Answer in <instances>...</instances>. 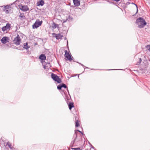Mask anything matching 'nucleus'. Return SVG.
Returning a JSON list of instances; mask_svg holds the SVG:
<instances>
[{"instance_id": "nucleus-19", "label": "nucleus", "mask_w": 150, "mask_h": 150, "mask_svg": "<svg viewBox=\"0 0 150 150\" xmlns=\"http://www.w3.org/2000/svg\"><path fill=\"white\" fill-rule=\"evenodd\" d=\"M58 27V25L57 24L55 23H53V28H56Z\"/></svg>"}, {"instance_id": "nucleus-15", "label": "nucleus", "mask_w": 150, "mask_h": 150, "mask_svg": "<svg viewBox=\"0 0 150 150\" xmlns=\"http://www.w3.org/2000/svg\"><path fill=\"white\" fill-rule=\"evenodd\" d=\"M80 121L76 119L75 126L76 127H78L80 126Z\"/></svg>"}, {"instance_id": "nucleus-20", "label": "nucleus", "mask_w": 150, "mask_h": 150, "mask_svg": "<svg viewBox=\"0 0 150 150\" xmlns=\"http://www.w3.org/2000/svg\"><path fill=\"white\" fill-rule=\"evenodd\" d=\"M61 86H62V88L64 87L65 88H67V86L64 84V83L62 84V85H61Z\"/></svg>"}, {"instance_id": "nucleus-1", "label": "nucleus", "mask_w": 150, "mask_h": 150, "mask_svg": "<svg viewBox=\"0 0 150 150\" xmlns=\"http://www.w3.org/2000/svg\"><path fill=\"white\" fill-rule=\"evenodd\" d=\"M136 23L139 28H143L146 25V23L145 21L143 18L141 17L137 19Z\"/></svg>"}, {"instance_id": "nucleus-16", "label": "nucleus", "mask_w": 150, "mask_h": 150, "mask_svg": "<svg viewBox=\"0 0 150 150\" xmlns=\"http://www.w3.org/2000/svg\"><path fill=\"white\" fill-rule=\"evenodd\" d=\"M19 17L21 18V19H24L25 18V16L24 15V13H21L19 15Z\"/></svg>"}, {"instance_id": "nucleus-25", "label": "nucleus", "mask_w": 150, "mask_h": 150, "mask_svg": "<svg viewBox=\"0 0 150 150\" xmlns=\"http://www.w3.org/2000/svg\"><path fill=\"white\" fill-rule=\"evenodd\" d=\"M76 131H78V132H80V133H81V134H83V133H82L81 132V131H80L79 130H77Z\"/></svg>"}, {"instance_id": "nucleus-14", "label": "nucleus", "mask_w": 150, "mask_h": 150, "mask_svg": "<svg viewBox=\"0 0 150 150\" xmlns=\"http://www.w3.org/2000/svg\"><path fill=\"white\" fill-rule=\"evenodd\" d=\"M68 105L69 109L70 110H71L72 108L74 107V103H69Z\"/></svg>"}, {"instance_id": "nucleus-21", "label": "nucleus", "mask_w": 150, "mask_h": 150, "mask_svg": "<svg viewBox=\"0 0 150 150\" xmlns=\"http://www.w3.org/2000/svg\"><path fill=\"white\" fill-rule=\"evenodd\" d=\"M62 88L61 85H59L57 86V88L59 90H61Z\"/></svg>"}, {"instance_id": "nucleus-22", "label": "nucleus", "mask_w": 150, "mask_h": 150, "mask_svg": "<svg viewBox=\"0 0 150 150\" xmlns=\"http://www.w3.org/2000/svg\"><path fill=\"white\" fill-rule=\"evenodd\" d=\"M75 134H76V137H75V139L74 140V143L75 142V140H76V139L77 137V134L76 133V131L75 132Z\"/></svg>"}, {"instance_id": "nucleus-17", "label": "nucleus", "mask_w": 150, "mask_h": 150, "mask_svg": "<svg viewBox=\"0 0 150 150\" xmlns=\"http://www.w3.org/2000/svg\"><path fill=\"white\" fill-rule=\"evenodd\" d=\"M28 44L27 43L24 44V47L26 49H28L29 48V47L28 46Z\"/></svg>"}, {"instance_id": "nucleus-3", "label": "nucleus", "mask_w": 150, "mask_h": 150, "mask_svg": "<svg viewBox=\"0 0 150 150\" xmlns=\"http://www.w3.org/2000/svg\"><path fill=\"white\" fill-rule=\"evenodd\" d=\"M51 76L52 78L54 81H57V83H60L62 82L61 79L59 78V77L56 75L54 74L53 73H52Z\"/></svg>"}, {"instance_id": "nucleus-5", "label": "nucleus", "mask_w": 150, "mask_h": 150, "mask_svg": "<svg viewBox=\"0 0 150 150\" xmlns=\"http://www.w3.org/2000/svg\"><path fill=\"white\" fill-rule=\"evenodd\" d=\"M19 8L23 11H26L29 10V8L27 6H23L22 4H20L18 5Z\"/></svg>"}, {"instance_id": "nucleus-18", "label": "nucleus", "mask_w": 150, "mask_h": 150, "mask_svg": "<svg viewBox=\"0 0 150 150\" xmlns=\"http://www.w3.org/2000/svg\"><path fill=\"white\" fill-rule=\"evenodd\" d=\"M146 48L147 49V50L150 52V45H147L146 47Z\"/></svg>"}, {"instance_id": "nucleus-23", "label": "nucleus", "mask_w": 150, "mask_h": 150, "mask_svg": "<svg viewBox=\"0 0 150 150\" xmlns=\"http://www.w3.org/2000/svg\"><path fill=\"white\" fill-rule=\"evenodd\" d=\"M72 149H74L75 150H80V149L79 148H72Z\"/></svg>"}, {"instance_id": "nucleus-26", "label": "nucleus", "mask_w": 150, "mask_h": 150, "mask_svg": "<svg viewBox=\"0 0 150 150\" xmlns=\"http://www.w3.org/2000/svg\"><path fill=\"white\" fill-rule=\"evenodd\" d=\"M44 69H45L46 68H45V67H44Z\"/></svg>"}, {"instance_id": "nucleus-8", "label": "nucleus", "mask_w": 150, "mask_h": 150, "mask_svg": "<svg viewBox=\"0 0 150 150\" xmlns=\"http://www.w3.org/2000/svg\"><path fill=\"white\" fill-rule=\"evenodd\" d=\"M11 27V24L9 23H7L6 26H5L2 28V30L3 32L5 31L9 30L10 28Z\"/></svg>"}, {"instance_id": "nucleus-13", "label": "nucleus", "mask_w": 150, "mask_h": 150, "mask_svg": "<svg viewBox=\"0 0 150 150\" xmlns=\"http://www.w3.org/2000/svg\"><path fill=\"white\" fill-rule=\"evenodd\" d=\"M39 59L42 61L45 60L46 59V57L44 54H41L39 56Z\"/></svg>"}, {"instance_id": "nucleus-10", "label": "nucleus", "mask_w": 150, "mask_h": 150, "mask_svg": "<svg viewBox=\"0 0 150 150\" xmlns=\"http://www.w3.org/2000/svg\"><path fill=\"white\" fill-rule=\"evenodd\" d=\"M11 7L9 6H6L4 8V11L6 13H9V11L11 10Z\"/></svg>"}, {"instance_id": "nucleus-2", "label": "nucleus", "mask_w": 150, "mask_h": 150, "mask_svg": "<svg viewBox=\"0 0 150 150\" xmlns=\"http://www.w3.org/2000/svg\"><path fill=\"white\" fill-rule=\"evenodd\" d=\"M65 53L64 56L65 57V59L66 60H69L70 61H71L73 60V57L69 52H68L67 50H65Z\"/></svg>"}, {"instance_id": "nucleus-12", "label": "nucleus", "mask_w": 150, "mask_h": 150, "mask_svg": "<svg viewBox=\"0 0 150 150\" xmlns=\"http://www.w3.org/2000/svg\"><path fill=\"white\" fill-rule=\"evenodd\" d=\"M44 1L42 0L39 1L37 2V6H42L44 4Z\"/></svg>"}, {"instance_id": "nucleus-6", "label": "nucleus", "mask_w": 150, "mask_h": 150, "mask_svg": "<svg viewBox=\"0 0 150 150\" xmlns=\"http://www.w3.org/2000/svg\"><path fill=\"white\" fill-rule=\"evenodd\" d=\"M42 22V21H40L39 20H38L33 25V28L34 29L37 28L41 25Z\"/></svg>"}, {"instance_id": "nucleus-11", "label": "nucleus", "mask_w": 150, "mask_h": 150, "mask_svg": "<svg viewBox=\"0 0 150 150\" xmlns=\"http://www.w3.org/2000/svg\"><path fill=\"white\" fill-rule=\"evenodd\" d=\"M74 5L78 6L80 5V1L79 0H73Z\"/></svg>"}, {"instance_id": "nucleus-7", "label": "nucleus", "mask_w": 150, "mask_h": 150, "mask_svg": "<svg viewBox=\"0 0 150 150\" xmlns=\"http://www.w3.org/2000/svg\"><path fill=\"white\" fill-rule=\"evenodd\" d=\"M52 36L53 37L55 38L57 40L61 39L63 37L60 34H57L55 33L52 34Z\"/></svg>"}, {"instance_id": "nucleus-4", "label": "nucleus", "mask_w": 150, "mask_h": 150, "mask_svg": "<svg viewBox=\"0 0 150 150\" xmlns=\"http://www.w3.org/2000/svg\"><path fill=\"white\" fill-rule=\"evenodd\" d=\"M21 42V39L18 35H17L16 37L14 38L13 40V43L16 45H19Z\"/></svg>"}, {"instance_id": "nucleus-9", "label": "nucleus", "mask_w": 150, "mask_h": 150, "mask_svg": "<svg viewBox=\"0 0 150 150\" xmlns=\"http://www.w3.org/2000/svg\"><path fill=\"white\" fill-rule=\"evenodd\" d=\"M9 38L6 37H4L1 39V42L3 44H6L9 42Z\"/></svg>"}, {"instance_id": "nucleus-24", "label": "nucleus", "mask_w": 150, "mask_h": 150, "mask_svg": "<svg viewBox=\"0 0 150 150\" xmlns=\"http://www.w3.org/2000/svg\"><path fill=\"white\" fill-rule=\"evenodd\" d=\"M139 62L140 63H141V62L142 61L141 59V58H139Z\"/></svg>"}]
</instances>
